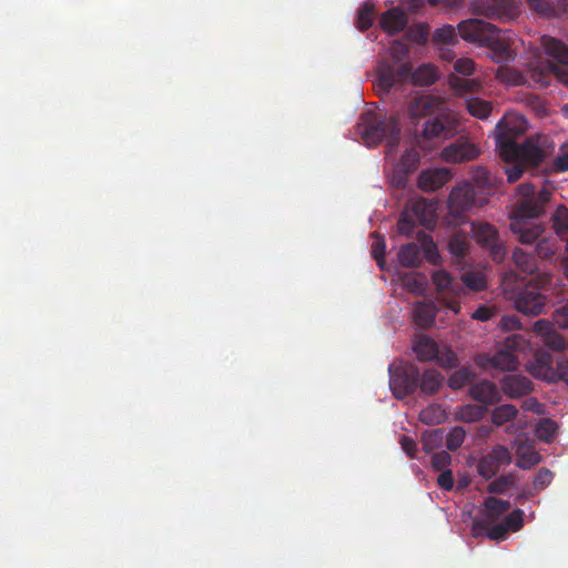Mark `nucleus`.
Wrapping results in <instances>:
<instances>
[{"label": "nucleus", "instance_id": "obj_1", "mask_svg": "<svg viewBox=\"0 0 568 568\" xmlns=\"http://www.w3.org/2000/svg\"><path fill=\"white\" fill-rule=\"evenodd\" d=\"M444 101L433 95H423L412 100L407 108L416 139L449 140L457 132L459 122L453 113L442 112Z\"/></svg>", "mask_w": 568, "mask_h": 568}, {"label": "nucleus", "instance_id": "obj_2", "mask_svg": "<svg viewBox=\"0 0 568 568\" xmlns=\"http://www.w3.org/2000/svg\"><path fill=\"white\" fill-rule=\"evenodd\" d=\"M551 192L542 189L536 199L519 201L511 214L510 230L518 235L523 244H531L539 239L544 229L530 220L545 213V205L550 201Z\"/></svg>", "mask_w": 568, "mask_h": 568}, {"label": "nucleus", "instance_id": "obj_3", "mask_svg": "<svg viewBox=\"0 0 568 568\" xmlns=\"http://www.w3.org/2000/svg\"><path fill=\"white\" fill-rule=\"evenodd\" d=\"M400 124L396 114L367 110L357 120L355 134L364 142H399Z\"/></svg>", "mask_w": 568, "mask_h": 568}, {"label": "nucleus", "instance_id": "obj_4", "mask_svg": "<svg viewBox=\"0 0 568 568\" xmlns=\"http://www.w3.org/2000/svg\"><path fill=\"white\" fill-rule=\"evenodd\" d=\"M504 162L509 183L518 181L528 169L539 166L545 160V152L539 144H496Z\"/></svg>", "mask_w": 568, "mask_h": 568}, {"label": "nucleus", "instance_id": "obj_5", "mask_svg": "<svg viewBox=\"0 0 568 568\" xmlns=\"http://www.w3.org/2000/svg\"><path fill=\"white\" fill-rule=\"evenodd\" d=\"M408 45L395 40L389 49L390 60L382 61L377 67L376 87L379 93H388L397 83L409 79L410 63L404 61L408 55Z\"/></svg>", "mask_w": 568, "mask_h": 568}, {"label": "nucleus", "instance_id": "obj_6", "mask_svg": "<svg viewBox=\"0 0 568 568\" xmlns=\"http://www.w3.org/2000/svg\"><path fill=\"white\" fill-rule=\"evenodd\" d=\"M527 368L535 378L549 383L562 381L568 385V355H554L549 351L540 349Z\"/></svg>", "mask_w": 568, "mask_h": 568}, {"label": "nucleus", "instance_id": "obj_7", "mask_svg": "<svg viewBox=\"0 0 568 568\" xmlns=\"http://www.w3.org/2000/svg\"><path fill=\"white\" fill-rule=\"evenodd\" d=\"M437 202L434 200L418 199L410 202L397 222L398 233L410 236L417 224L426 229H433L436 224Z\"/></svg>", "mask_w": 568, "mask_h": 568}, {"label": "nucleus", "instance_id": "obj_8", "mask_svg": "<svg viewBox=\"0 0 568 568\" xmlns=\"http://www.w3.org/2000/svg\"><path fill=\"white\" fill-rule=\"evenodd\" d=\"M418 243H408L400 247L398 252V262L405 267H417L422 263L423 257L433 265L440 262V255L433 237L419 231L417 233Z\"/></svg>", "mask_w": 568, "mask_h": 568}, {"label": "nucleus", "instance_id": "obj_9", "mask_svg": "<svg viewBox=\"0 0 568 568\" xmlns=\"http://www.w3.org/2000/svg\"><path fill=\"white\" fill-rule=\"evenodd\" d=\"M510 300L514 302L515 308L527 316L540 315L544 313L547 303V296L535 281L517 287L513 292Z\"/></svg>", "mask_w": 568, "mask_h": 568}, {"label": "nucleus", "instance_id": "obj_10", "mask_svg": "<svg viewBox=\"0 0 568 568\" xmlns=\"http://www.w3.org/2000/svg\"><path fill=\"white\" fill-rule=\"evenodd\" d=\"M524 344L525 339L521 335L511 334L505 339L503 346L493 356H479L477 363L483 366L490 364L494 368H498L500 371H515L518 366V359L515 352L523 348Z\"/></svg>", "mask_w": 568, "mask_h": 568}, {"label": "nucleus", "instance_id": "obj_11", "mask_svg": "<svg viewBox=\"0 0 568 568\" xmlns=\"http://www.w3.org/2000/svg\"><path fill=\"white\" fill-rule=\"evenodd\" d=\"M419 369L414 364L389 367V387L397 399H404L418 388Z\"/></svg>", "mask_w": 568, "mask_h": 568}, {"label": "nucleus", "instance_id": "obj_12", "mask_svg": "<svg viewBox=\"0 0 568 568\" xmlns=\"http://www.w3.org/2000/svg\"><path fill=\"white\" fill-rule=\"evenodd\" d=\"M469 9L476 16L500 21H510L518 14L515 0H474Z\"/></svg>", "mask_w": 568, "mask_h": 568}, {"label": "nucleus", "instance_id": "obj_13", "mask_svg": "<svg viewBox=\"0 0 568 568\" xmlns=\"http://www.w3.org/2000/svg\"><path fill=\"white\" fill-rule=\"evenodd\" d=\"M471 232L476 242L489 251L495 262H501L504 260L506 251L499 239L498 231L494 225L483 222H473Z\"/></svg>", "mask_w": 568, "mask_h": 568}, {"label": "nucleus", "instance_id": "obj_14", "mask_svg": "<svg viewBox=\"0 0 568 568\" xmlns=\"http://www.w3.org/2000/svg\"><path fill=\"white\" fill-rule=\"evenodd\" d=\"M541 45L546 54L559 64H556L555 79L568 88V47L565 42L549 37L544 36L541 38Z\"/></svg>", "mask_w": 568, "mask_h": 568}, {"label": "nucleus", "instance_id": "obj_15", "mask_svg": "<svg viewBox=\"0 0 568 568\" xmlns=\"http://www.w3.org/2000/svg\"><path fill=\"white\" fill-rule=\"evenodd\" d=\"M528 128L527 120L518 113H506L495 128V142H516Z\"/></svg>", "mask_w": 568, "mask_h": 568}, {"label": "nucleus", "instance_id": "obj_16", "mask_svg": "<svg viewBox=\"0 0 568 568\" xmlns=\"http://www.w3.org/2000/svg\"><path fill=\"white\" fill-rule=\"evenodd\" d=\"M483 47H487L490 50V58L496 63H508L515 60L516 53L510 48L509 39L501 34V30L495 27L484 43Z\"/></svg>", "mask_w": 568, "mask_h": 568}, {"label": "nucleus", "instance_id": "obj_17", "mask_svg": "<svg viewBox=\"0 0 568 568\" xmlns=\"http://www.w3.org/2000/svg\"><path fill=\"white\" fill-rule=\"evenodd\" d=\"M475 201V190L468 182L456 185L448 197L449 213L455 217H460L468 211Z\"/></svg>", "mask_w": 568, "mask_h": 568}, {"label": "nucleus", "instance_id": "obj_18", "mask_svg": "<svg viewBox=\"0 0 568 568\" xmlns=\"http://www.w3.org/2000/svg\"><path fill=\"white\" fill-rule=\"evenodd\" d=\"M496 26L480 19H467L458 23V34L465 41L483 44Z\"/></svg>", "mask_w": 568, "mask_h": 568}, {"label": "nucleus", "instance_id": "obj_19", "mask_svg": "<svg viewBox=\"0 0 568 568\" xmlns=\"http://www.w3.org/2000/svg\"><path fill=\"white\" fill-rule=\"evenodd\" d=\"M452 178L447 168L428 169L420 172L418 187L424 192H435L445 185Z\"/></svg>", "mask_w": 568, "mask_h": 568}, {"label": "nucleus", "instance_id": "obj_20", "mask_svg": "<svg viewBox=\"0 0 568 568\" xmlns=\"http://www.w3.org/2000/svg\"><path fill=\"white\" fill-rule=\"evenodd\" d=\"M470 397L481 405H494L500 400V394L495 383L483 379L469 387Z\"/></svg>", "mask_w": 568, "mask_h": 568}, {"label": "nucleus", "instance_id": "obj_21", "mask_svg": "<svg viewBox=\"0 0 568 568\" xmlns=\"http://www.w3.org/2000/svg\"><path fill=\"white\" fill-rule=\"evenodd\" d=\"M480 152L478 144H448L442 151V158L446 162L462 163L476 159Z\"/></svg>", "mask_w": 568, "mask_h": 568}, {"label": "nucleus", "instance_id": "obj_22", "mask_svg": "<svg viewBox=\"0 0 568 568\" xmlns=\"http://www.w3.org/2000/svg\"><path fill=\"white\" fill-rule=\"evenodd\" d=\"M500 385L505 395L511 398L525 396L532 390L531 381L523 375H506Z\"/></svg>", "mask_w": 568, "mask_h": 568}, {"label": "nucleus", "instance_id": "obj_23", "mask_svg": "<svg viewBox=\"0 0 568 568\" xmlns=\"http://www.w3.org/2000/svg\"><path fill=\"white\" fill-rule=\"evenodd\" d=\"M407 22V16L398 7L385 11L379 18L381 28L388 34H396L403 31Z\"/></svg>", "mask_w": 568, "mask_h": 568}, {"label": "nucleus", "instance_id": "obj_24", "mask_svg": "<svg viewBox=\"0 0 568 568\" xmlns=\"http://www.w3.org/2000/svg\"><path fill=\"white\" fill-rule=\"evenodd\" d=\"M555 70L556 64L554 62H538L529 68L526 74L527 81H531L540 88H547L555 79Z\"/></svg>", "mask_w": 568, "mask_h": 568}, {"label": "nucleus", "instance_id": "obj_25", "mask_svg": "<svg viewBox=\"0 0 568 568\" xmlns=\"http://www.w3.org/2000/svg\"><path fill=\"white\" fill-rule=\"evenodd\" d=\"M481 509L483 519L480 521L496 523L504 516L511 507L509 500L499 499L496 497H487L484 501Z\"/></svg>", "mask_w": 568, "mask_h": 568}, {"label": "nucleus", "instance_id": "obj_26", "mask_svg": "<svg viewBox=\"0 0 568 568\" xmlns=\"http://www.w3.org/2000/svg\"><path fill=\"white\" fill-rule=\"evenodd\" d=\"M494 523L480 521L475 519L471 525V531L475 537L486 535L490 540H503L506 538L508 531L507 527L501 524L493 525Z\"/></svg>", "mask_w": 568, "mask_h": 568}, {"label": "nucleus", "instance_id": "obj_27", "mask_svg": "<svg viewBox=\"0 0 568 568\" xmlns=\"http://www.w3.org/2000/svg\"><path fill=\"white\" fill-rule=\"evenodd\" d=\"M469 245V239L463 231H457L450 236L448 241V251L456 264L462 265L465 262Z\"/></svg>", "mask_w": 568, "mask_h": 568}, {"label": "nucleus", "instance_id": "obj_28", "mask_svg": "<svg viewBox=\"0 0 568 568\" xmlns=\"http://www.w3.org/2000/svg\"><path fill=\"white\" fill-rule=\"evenodd\" d=\"M436 313L437 307L433 302H417L413 311L414 321L418 326L428 328L435 323Z\"/></svg>", "mask_w": 568, "mask_h": 568}, {"label": "nucleus", "instance_id": "obj_29", "mask_svg": "<svg viewBox=\"0 0 568 568\" xmlns=\"http://www.w3.org/2000/svg\"><path fill=\"white\" fill-rule=\"evenodd\" d=\"M443 375L433 368L426 369L423 375L419 374L418 388L425 395L436 394L443 386Z\"/></svg>", "mask_w": 568, "mask_h": 568}, {"label": "nucleus", "instance_id": "obj_30", "mask_svg": "<svg viewBox=\"0 0 568 568\" xmlns=\"http://www.w3.org/2000/svg\"><path fill=\"white\" fill-rule=\"evenodd\" d=\"M516 454L517 466L521 469H530L541 460L540 454L528 443H520Z\"/></svg>", "mask_w": 568, "mask_h": 568}, {"label": "nucleus", "instance_id": "obj_31", "mask_svg": "<svg viewBox=\"0 0 568 568\" xmlns=\"http://www.w3.org/2000/svg\"><path fill=\"white\" fill-rule=\"evenodd\" d=\"M413 349L420 362H430L438 357V345L428 336L420 337Z\"/></svg>", "mask_w": 568, "mask_h": 568}, {"label": "nucleus", "instance_id": "obj_32", "mask_svg": "<svg viewBox=\"0 0 568 568\" xmlns=\"http://www.w3.org/2000/svg\"><path fill=\"white\" fill-rule=\"evenodd\" d=\"M432 280L438 293L456 294L460 285L459 283L446 271H435Z\"/></svg>", "mask_w": 568, "mask_h": 568}, {"label": "nucleus", "instance_id": "obj_33", "mask_svg": "<svg viewBox=\"0 0 568 568\" xmlns=\"http://www.w3.org/2000/svg\"><path fill=\"white\" fill-rule=\"evenodd\" d=\"M513 260L517 268L526 274H532L538 270V262L532 253H528L521 248H515Z\"/></svg>", "mask_w": 568, "mask_h": 568}, {"label": "nucleus", "instance_id": "obj_34", "mask_svg": "<svg viewBox=\"0 0 568 568\" xmlns=\"http://www.w3.org/2000/svg\"><path fill=\"white\" fill-rule=\"evenodd\" d=\"M496 79L507 85H521L527 82V77L520 71L508 65H500L495 73Z\"/></svg>", "mask_w": 568, "mask_h": 568}, {"label": "nucleus", "instance_id": "obj_35", "mask_svg": "<svg viewBox=\"0 0 568 568\" xmlns=\"http://www.w3.org/2000/svg\"><path fill=\"white\" fill-rule=\"evenodd\" d=\"M467 111L478 119H487L493 110L491 103L477 97H470L465 100Z\"/></svg>", "mask_w": 568, "mask_h": 568}, {"label": "nucleus", "instance_id": "obj_36", "mask_svg": "<svg viewBox=\"0 0 568 568\" xmlns=\"http://www.w3.org/2000/svg\"><path fill=\"white\" fill-rule=\"evenodd\" d=\"M517 414V408L511 404L497 406L491 412V423L496 426H503L504 424L515 419Z\"/></svg>", "mask_w": 568, "mask_h": 568}, {"label": "nucleus", "instance_id": "obj_37", "mask_svg": "<svg viewBox=\"0 0 568 568\" xmlns=\"http://www.w3.org/2000/svg\"><path fill=\"white\" fill-rule=\"evenodd\" d=\"M420 145L422 144H414L402 155L399 165L405 173H410L417 169L420 161Z\"/></svg>", "mask_w": 568, "mask_h": 568}, {"label": "nucleus", "instance_id": "obj_38", "mask_svg": "<svg viewBox=\"0 0 568 568\" xmlns=\"http://www.w3.org/2000/svg\"><path fill=\"white\" fill-rule=\"evenodd\" d=\"M419 419L426 425H438L446 419V413L440 405L432 404L419 413Z\"/></svg>", "mask_w": 568, "mask_h": 568}, {"label": "nucleus", "instance_id": "obj_39", "mask_svg": "<svg viewBox=\"0 0 568 568\" xmlns=\"http://www.w3.org/2000/svg\"><path fill=\"white\" fill-rule=\"evenodd\" d=\"M374 19H375L374 4L369 1L364 2L357 13V28L361 31L368 30L373 26Z\"/></svg>", "mask_w": 568, "mask_h": 568}, {"label": "nucleus", "instance_id": "obj_40", "mask_svg": "<svg viewBox=\"0 0 568 568\" xmlns=\"http://www.w3.org/2000/svg\"><path fill=\"white\" fill-rule=\"evenodd\" d=\"M409 79L424 85H430L437 80V72L432 65H420L415 72L410 71Z\"/></svg>", "mask_w": 568, "mask_h": 568}, {"label": "nucleus", "instance_id": "obj_41", "mask_svg": "<svg viewBox=\"0 0 568 568\" xmlns=\"http://www.w3.org/2000/svg\"><path fill=\"white\" fill-rule=\"evenodd\" d=\"M556 422L549 418H542L536 426V436L538 439L549 443L555 438L557 432Z\"/></svg>", "mask_w": 568, "mask_h": 568}, {"label": "nucleus", "instance_id": "obj_42", "mask_svg": "<svg viewBox=\"0 0 568 568\" xmlns=\"http://www.w3.org/2000/svg\"><path fill=\"white\" fill-rule=\"evenodd\" d=\"M487 412L484 405L469 404L462 407L459 412L460 419L466 423L480 420Z\"/></svg>", "mask_w": 568, "mask_h": 568}, {"label": "nucleus", "instance_id": "obj_43", "mask_svg": "<svg viewBox=\"0 0 568 568\" xmlns=\"http://www.w3.org/2000/svg\"><path fill=\"white\" fill-rule=\"evenodd\" d=\"M530 10L545 17H557V2L549 0H526Z\"/></svg>", "mask_w": 568, "mask_h": 568}, {"label": "nucleus", "instance_id": "obj_44", "mask_svg": "<svg viewBox=\"0 0 568 568\" xmlns=\"http://www.w3.org/2000/svg\"><path fill=\"white\" fill-rule=\"evenodd\" d=\"M403 286L414 293L423 294L426 288L425 277L420 274H406L402 277Z\"/></svg>", "mask_w": 568, "mask_h": 568}, {"label": "nucleus", "instance_id": "obj_45", "mask_svg": "<svg viewBox=\"0 0 568 568\" xmlns=\"http://www.w3.org/2000/svg\"><path fill=\"white\" fill-rule=\"evenodd\" d=\"M450 85L458 93H469L477 91L480 88V82L476 79L452 77Z\"/></svg>", "mask_w": 568, "mask_h": 568}, {"label": "nucleus", "instance_id": "obj_46", "mask_svg": "<svg viewBox=\"0 0 568 568\" xmlns=\"http://www.w3.org/2000/svg\"><path fill=\"white\" fill-rule=\"evenodd\" d=\"M499 469L498 464L489 454L481 457L477 465L478 474L487 480L493 478Z\"/></svg>", "mask_w": 568, "mask_h": 568}, {"label": "nucleus", "instance_id": "obj_47", "mask_svg": "<svg viewBox=\"0 0 568 568\" xmlns=\"http://www.w3.org/2000/svg\"><path fill=\"white\" fill-rule=\"evenodd\" d=\"M444 433L442 429H433L424 432L422 435V444L425 452L434 450L442 443Z\"/></svg>", "mask_w": 568, "mask_h": 568}, {"label": "nucleus", "instance_id": "obj_48", "mask_svg": "<svg viewBox=\"0 0 568 568\" xmlns=\"http://www.w3.org/2000/svg\"><path fill=\"white\" fill-rule=\"evenodd\" d=\"M554 229L558 235L568 231V209L559 205L552 215Z\"/></svg>", "mask_w": 568, "mask_h": 568}, {"label": "nucleus", "instance_id": "obj_49", "mask_svg": "<svg viewBox=\"0 0 568 568\" xmlns=\"http://www.w3.org/2000/svg\"><path fill=\"white\" fill-rule=\"evenodd\" d=\"M471 377L473 374L468 368H460L448 378V385L453 389H460L471 379Z\"/></svg>", "mask_w": 568, "mask_h": 568}, {"label": "nucleus", "instance_id": "obj_50", "mask_svg": "<svg viewBox=\"0 0 568 568\" xmlns=\"http://www.w3.org/2000/svg\"><path fill=\"white\" fill-rule=\"evenodd\" d=\"M514 484V478L510 475H503L493 480L488 487L487 491L489 494H504Z\"/></svg>", "mask_w": 568, "mask_h": 568}, {"label": "nucleus", "instance_id": "obj_51", "mask_svg": "<svg viewBox=\"0 0 568 568\" xmlns=\"http://www.w3.org/2000/svg\"><path fill=\"white\" fill-rule=\"evenodd\" d=\"M373 236H374L375 241L372 245V255L375 258V261L377 262V265L381 268H384V264H385L384 255H385V248H386L384 237L382 235H379L378 233H374Z\"/></svg>", "mask_w": 568, "mask_h": 568}, {"label": "nucleus", "instance_id": "obj_52", "mask_svg": "<svg viewBox=\"0 0 568 568\" xmlns=\"http://www.w3.org/2000/svg\"><path fill=\"white\" fill-rule=\"evenodd\" d=\"M466 433L462 427L453 428L446 437V446L449 450H457L464 443Z\"/></svg>", "mask_w": 568, "mask_h": 568}, {"label": "nucleus", "instance_id": "obj_53", "mask_svg": "<svg viewBox=\"0 0 568 568\" xmlns=\"http://www.w3.org/2000/svg\"><path fill=\"white\" fill-rule=\"evenodd\" d=\"M462 281L465 284V286H467L469 290L475 291V292H479V291L484 290L486 286L484 276L478 273H473V272L465 273L462 276Z\"/></svg>", "mask_w": 568, "mask_h": 568}, {"label": "nucleus", "instance_id": "obj_54", "mask_svg": "<svg viewBox=\"0 0 568 568\" xmlns=\"http://www.w3.org/2000/svg\"><path fill=\"white\" fill-rule=\"evenodd\" d=\"M542 342L548 348L552 351L561 352L567 348L566 339L555 329H552L550 333H547V336L542 339Z\"/></svg>", "mask_w": 568, "mask_h": 568}, {"label": "nucleus", "instance_id": "obj_55", "mask_svg": "<svg viewBox=\"0 0 568 568\" xmlns=\"http://www.w3.org/2000/svg\"><path fill=\"white\" fill-rule=\"evenodd\" d=\"M507 527V531H518L524 526V511L519 508L511 511L506 516L505 521L503 523Z\"/></svg>", "mask_w": 568, "mask_h": 568}, {"label": "nucleus", "instance_id": "obj_56", "mask_svg": "<svg viewBox=\"0 0 568 568\" xmlns=\"http://www.w3.org/2000/svg\"><path fill=\"white\" fill-rule=\"evenodd\" d=\"M456 40V31L453 26H444L438 28L433 34V41L448 44Z\"/></svg>", "mask_w": 568, "mask_h": 568}, {"label": "nucleus", "instance_id": "obj_57", "mask_svg": "<svg viewBox=\"0 0 568 568\" xmlns=\"http://www.w3.org/2000/svg\"><path fill=\"white\" fill-rule=\"evenodd\" d=\"M496 464H498V467L500 468L504 465H509L511 463V455L507 447L503 445H496L493 447V449L488 453Z\"/></svg>", "mask_w": 568, "mask_h": 568}, {"label": "nucleus", "instance_id": "obj_58", "mask_svg": "<svg viewBox=\"0 0 568 568\" xmlns=\"http://www.w3.org/2000/svg\"><path fill=\"white\" fill-rule=\"evenodd\" d=\"M556 250L557 247L555 243L549 239L539 240L535 246V253L541 258L552 256L556 253Z\"/></svg>", "mask_w": 568, "mask_h": 568}, {"label": "nucleus", "instance_id": "obj_59", "mask_svg": "<svg viewBox=\"0 0 568 568\" xmlns=\"http://www.w3.org/2000/svg\"><path fill=\"white\" fill-rule=\"evenodd\" d=\"M552 478L554 474L548 468L539 469L532 483L534 489L537 491L545 489L550 485Z\"/></svg>", "mask_w": 568, "mask_h": 568}, {"label": "nucleus", "instance_id": "obj_60", "mask_svg": "<svg viewBox=\"0 0 568 568\" xmlns=\"http://www.w3.org/2000/svg\"><path fill=\"white\" fill-rule=\"evenodd\" d=\"M450 463H452V456L445 450L435 453L432 456V466L436 470H445V468L448 467L450 465Z\"/></svg>", "mask_w": 568, "mask_h": 568}, {"label": "nucleus", "instance_id": "obj_61", "mask_svg": "<svg viewBox=\"0 0 568 568\" xmlns=\"http://www.w3.org/2000/svg\"><path fill=\"white\" fill-rule=\"evenodd\" d=\"M454 70L463 75H470L475 70V62L469 58H460L454 63Z\"/></svg>", "mask_w": 568, "mask_h": 568}, {"label": "nucleus", "instance_id": "obj_62", "mask_svg": "<svg viewBox=\"0 0 568 568\" xmlns=\"http://www.w3.org/2000/svg\"><path fill=\"white\" fill-rule=\"evenodd\" d=\"M554 323L561 328L568 327V301L554 313Z\"/></svg>", "mask_w": 568, "mask_h": 568}, {"label": "nucleus", "instance_id": "obj_63", "mask_svg": "<svg viewBox=\"0 0 568 568\" xmlns=\"http://www.w3.org/2000/svg\"><path fill=\"white\" fill-rule=\"evenodd\" d=\"M437 484L442 489H444L446 491L452 490L454 487V476H453L452 470L450 469L442 470V473L437 477Z\"/></svg>", "mask_w": 568, "mask_h": 568}, {"label": "nucleus", "instance_id": "obj_64", "mask_svg": "<svg viewBox=\"0 0 568 568\" xmlns=\"http://www.w3.org/2000/svg\"><path fill=\"white\" fill-rule=\"evenodd\" d=\"M436 359H438L442 366L447 368H454L458 366L457 355L453 351H447L442 355L438 354V357Z\"/></svg>", "mask_w": 568, "mask_h": 568}]
</instances>
